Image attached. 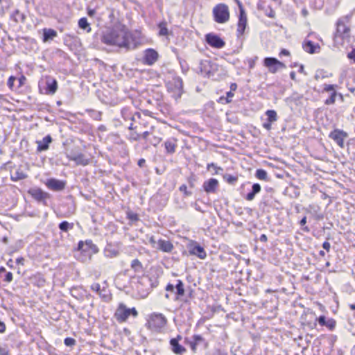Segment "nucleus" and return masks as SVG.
<instances>
[{"instance_id":"nucleus-1","label":"nucleus","mask_w":355,"mask_h":355,"mask_svg":"<svg viewBox=\"0 0 355 355\" xmlns=\"http://www.w3.org/2000/svg\"><path fill=\"white\" fill-rule=\"evenodd\" d=\"M101 42L107 45L116 46L127 51L137 47V38L124 25L116 24L103 32Z\"/></svg>"},{"instance_id":"nucleus-2","label":"nucleus","mask_w":355,"mask_h":355,"mask_svg":"<svg viewBox=\"0 0 355 355\" xmlns=\"http://www.w3.org/2000/svg\"><path fill=\"white\" fill-rule=\"evenodd\" d=\"M168 92L171 94V96L177 101L182 96L184 92L183 81L180 77L175 76L167 83Z\"/></svg>"},{"instance_id":"nucleus-3","label":"nucleus","mask_w":355,"mask_h":355,"mask_svg":"<svg viewBox=\"0 0 355 355\" xmlns=\"http://www.w3.org/2000/svg\"><path fill=\"white\" fill-rule=\"evenodd\" d=\"M213 15L216 22L218 24L227 22L230 19L228 6L225 3L217 4L213 8Z\"/></svg>"},{"instance_id":"nucleus-4","label":"nucleus","mask_w":355,"mask_h":355,"mask_svg":"<svg viewBox=\"0 0 355 355\" xmlns=\"http://www.w3.org/2000/svg\"><path fill=\"white\" fill-rule=\"evenodd\" d=\"M130 315L136 318L138 315V312L135 308H127L123 304H119L114 314L116 320L119 322H125Z\"/></svg>"},{"instance_id":"nucleus-5","label":"nucleus","mask_w":355,"mask_h":355,"mask_svg":"<svg viewBox=\"0 0 355 355\" xmlns=\"http://www.w3.org/2000/svg\"><path fill=\"white\" fill-rule=\"evenodd\" d=\"M166 322V318L162 313H153L150 315L148 324L149 328L157 331L163 328Z\"/></svg>"},{"instance_id":"nucleus-6","label":"nucleus","mask_w":355,"mask_h":355,"mask_svg":"<svg viewBox=\"0 0 355 355\" xmlns=\"http://www.w3.org/2000/svg\"><path fill=\"white\" fill-rule=\"evenodd\" d=\"M185 343L188 344L193 353L197 352L198 346H202L204 349H207L209 346L208 342L200 335L195 334L192 336L191 340L185 339Z\"/></svg>"},{"instance_id":"nucleus-7","label":"nucleus","mask_w":355,"mask_h":355,"mask_svg":"<svg viewBox=\"0 0 355 355\" xmlns=\"http://www.w3.org/2000/svg\"><path fill=\"white\" fill-rule=\"evenodd\" d=\"M28 193L37 202L44 205H47L46 200L50 198L49 193L42 191L40 188H31L28 191Z\"/></svg>"},{"instance_id":"nucleus-8","label":"nucleus","mask_w":355,"mask_h":355,"mask_svg":"<svg viewBox=\"0 0 355 355\" xmlns=\"http://www.w3.org/2000/svg\"><path fill=\"white\" fill-rule=\"evenodd\" d=\"M238 3L239 6V16L236 32L237 36L240 37L244 33L245 30L247 26V16L241 3L239 1H238Z\"/></svg>"},{"instance_id":"nucleus-9","label":"nucleus","mask_w":355,"mask_h":355,"mask_svg":"<svg viewBox=\"0 0 355 355\" xmlns=\"http://www.w3.org/2000/svg\"><path fill=\"white\" fill-rule=\"evenodd\" d=\"M264 66L268 69L269 72L275 73L279 69L285 68L286 65L275 58H266L263 60Z\"/></svg>"},{"instance_id":"nucleus-10","label":"nucleus","mask_w":355,"mask_h":355,"mask_svg":"<svg viewBox=\"0 0 355 355\" xmlns=\"http://www.w3.org/2000/svg\"><path fill=\"white\" fill-rule=\"evenodd\" d=\"M329 137L334 140L340 148H344V140L348 137V134L343 130L334 129Z\"/></svg>"},{"instance_id":"nucleus-11","label":"nucleus","mask_w":355,"mask_h":355,"mask_svg":"<svg viewBox=\"0 0 355 355\" xmlns=\"http://www.w3.org/2000/svg\"><path fill=\"white\" fill-rule=\"evenodd\" d=\"M352 12L350 15H346L338 19L337 22V34L340 37H345L349 31V27L345 23L348 22L352 15Z\"/></svg>"},{"instance_id":"nucleus-12","label":"nucleus","mask_w":355,"mask_h":355,"mask_svg":"<svg viewBox=\"0 0 355 355\" xmlns=\"http://www.w3.org/2000/svg\"><path fill=\"white\" fill-rule=\"evenodd\" d=\"M207 44L211 47L221 49L225 46V42L217 35L214 33H208L205 36Z\"/></svg>"},{"instance_id":"nucleus-13","label":"nucleus","mask_w":355,"mask_h":355,"mask_svg":"<svg viewBox=\"0 0 355 355\" xmlns=\"http://www.w3.org/2000/svg\"><path fill=\"white\" fill-rule=\"evenodd\" d=\"M189 252L191 255L197 256L201 259H204L207 257V253L204 248L197 243H191L188 246Z\"/></svg>"},{"instance_id":"nucleus-14","label":"nucleus","mask_w":355,"mask_h":355,"mask_svg":"<svg viewBox=\"0 0 355 355\" xmlns=\"http://www.w3.org/2000/svg\"><path fill=\"white\" fill-rule=\"evenodd\" d=\"M158 57V53L155 50L148 49L144 53V62L146 64L152 65L157 60Z\"/></svg>"},{"instance_id":"nucleus-15","label":"nucleus","mask_w":355,"mask_h":355,"mask_svg":"<svg viewBox=\"0 0 355 355\" xmlns=\"http://www.w3.org/2000/svg\"><path fill=\"white\" fill-rule=\"evenodd\" d=\"M46 187L53 191H62L65 187V182L55 178H50L46 182Z\"/></svg>"},{"instance_id":"nucleus-16","label":"nucleus","mask_w":355,"mask_h":355,"mask_svg":"<svg viewBox=\"0 0 355 355\" xmlns=\"http://www.w3.org/2000/svg\"><path fill=\"white\" fill-rule=\"evenodd\" d=\"M181 339L182 336L178 335L177 338H171L170 340L171 350L176 354H182L186 352V349L179 344V340Z\"/></svg>"},{"instance_id":"nucleus-17","label":"nucleus","mask_w":355,"mask_h":355,"mask_svg":"<svg viewBox=\"0 0 355 355\" xmlns=\"http://www.w3.org/2000/svg\"><path fill=\"white\" fill-rule=\"evenodd\" d=\"M202 187L206 193H215L218 187V181L215 178H210L204 182Z\"/></svg>"},{"instance_id":"nucleus-18","label":"nucleus","mask_w":355,"mask_h":355,"mask_svg":"<svg viewBox=\"0 0 355 355\" xmlns=\"http://www.w3.org/2000/svg\"><path fill=\"white\" fill-rule=\"evenodd\" d=\"M78 249L82 251L91 250L92 253H97L98 248L92 241L88 240L85 242L80 241L78 244Z\"/></svg>"},{"instance_id":"nucleus-19","label":"nucleus","mask_w":355,"mask_h":355,"mask_svg":"<svg viewBox=\"0 0 355 355\" xmlns=\"http://www.w3.org/2000/svg\"><path fill=\"white\" fill-rule=\"evenodd\" d=\"M52 142V138L50 135H46L44 137L42 140L37 141L36 143L37 144V151L40 153L42 151H46L49 148V144Z\"/></svg>"},{"instance_id":"nucleus-20","label":"nucleus","mask_w":355,"mask_h":355,"mask_svg":"<svg viewBox=\"0 0 355 355\" xmlns=\"http://www.w3.org/2000/svg\"><path fill=\"white\" fill-rule=\"evenodd\" d=\"M174 248L173 243L168 240L159 239L157 249L164 252H171Z\"/></svg>"},{"instance_id":"nucleus-21","label":"nucleus","mask_w":355,"mask_h":355,"mask_svg":"<svg viewBox=\"0 0 355 355\" xmlns=\"http://www.w3.org/2000/svg\"><path fill=\"white\" fill-rule=\"evenodd\" d=\"M303 49L311 54L318 53L320 49L319 44H315L310 40H305L302 45Z\"/></svg>"},{"instance_id":"nucleus-22","label":"nucleus","mask_w":355,"mask_h":355,"mask_svg":"<svg viewBox=\"0 0 355 355\" xmlns=\"http://www.w3.org/2000/svg\"><path fill=\"white\" fill-rule=\"evenodd\" d=\"M70 159L76 162V164L82 166H87L89 164L90 162V159L87 158L83 154L71 156Z\"/></svg>"},{"instance_id":"nucleus-23","label":"nucleus","mask_w":355,"mask_h":355,"mask_svg":"<svg viewBox=\"0 0 355 355\" xmlns=\"http://www.w3.org/2000/svg\"><path fill=\"white\" fill-rule=\"evenodd\" d=\"M164 146L167 153L173 154L177 147L176 140L175 139H168L165 141Z\"/></svg>"},{"instance_id":"nucleus-24","label":"nucleus","mask_w":355,"mask_h":355,"mask_svg":"<svg viewBox=\"0 0 355 355\" xmlns=\"http://www.w3.org/2000/svg\"><path fill=\"white\" fill-rule=\"evenodd\" d=\"M260 191H261L260 184L258 183H254L252 187V191L246 195L245 199L249 201L252 200L254 198L256 194L259 193Z\"/></svg>"},{"instance_id":"nucleus-25","label":"nucleus","mask_w":355,"mask_h":355,"mask_svg":"<svg viewBox=\"0 0 355 355\" xmlns=\"http://www.w3.org/2000/svg\"><path fill=\"white\" fill-rule=\"evenodd\" d=\"M47 94H53L58 89V83L55 79H49L46 80Z\"/></svg>"},{"instance_id":"nucleus-26","label":"nucleus","mask_w":355,"mask_h":355,"mask_svg":"<svg viewBox=\"0 0 355 355\" xmlns=\"http://www.w3.org/2000/svg\"><path fill=\"white\" fill-rule=\"evenodd\" d=\"M26 178L27 175L19 168L12 173L10 175V179L15 182L24 180Z\"/></svg>"},{"instance_id":"nucleus-27","label":"nucleus","mask_w":355,"mask_h":355,"mask_svg":"<svg viewBox=\"0 0 355 355\" xmlns=\"http://www.w3.org/2000/svg\"><path fill=\"white\" fill-rule=\"evenodd\" d=\"M56 36H57V33L53 29H51V28H49V29L44 28V33H43V41L44 42H47L50 40H53Z\"/></svg>"},{"instance_id":"nucleus-28","label":"nucleus","mask_w":355,"mask_h":355,"mask_svg":"<svg viewBox=\"0 0 355 355\" xmlns=\"http://www.w3.org/2000/svg\"><path fill=\"white\" fill-rule=\"evenodd\" d=\"M78 26L81 29L86 30L87 33L91 31V27L85 17L80 18L78 21Z\"/></svg>"},{"instance_id":"nucleus-29","label":"nucleus","mask_w":355,"mask_h":355,"mask_svg":"<svg viewBox=\"0 0 355 355\" xmlns=\"http://www.w3.org/2000/svg\"><path fill=\"white\" fill-rule=\"evenodd\" d=\"M266 115L268 116V121L274 123L277 120V114L276 111L273 110H269L266 112Z\"/></svg>"},{"instance_id":"nucleus-30","label":"nucleus","mask_w":355,"mask_h":355,"mask_svg":"<svg viewBox=\"0 0 355 355\" xmlns=\"http://www.w3.org/2000/svg\"><path fill=\"white\" fill-rule=\"evenodd\" d=\"M176 289V293L178 296H183L184 295V288L183 282L178 279L177 281V284L175 286Z\"/></svg>"},{"instance_id":"nucleus-31","label":"nucleus","mask_w":355,"mask_h":355,"mask_svg":"<svg viewBox=\"0 0 355 355\" xmlns=\"http://www.w3.org/2000/svg\"><path fill=\"white\" fill-rule=\"evenodd\" d=\"M12 18L17 22L24 21L25 19V15L21 13L19 10H16L12 13Z\"/></svg>"},{"instance_id":"nucleus-32","label":"nucleus","mask_w":355,"mask_h":355,"mask_svg":"<svg viewBox=\"0 0 355 355\" xmlns=\"http://www.w3.org/2000/svg\"><path fill=\"white\" fill-rule=\"evenodd\" d=\"M73 227V223H69L67 221H62L59 224V228L60 230L67 232L69 230H71Z\"/></svg>"},{"instance_id":"nucleus-33","label":"nucleus","mask_w":355,"mask_h":355,"mask_svg":"<svg viewBox=\"0 0 355 355\" xmlns=\"http://www.w3.org/2000/svg\"><path fill=\"white\" fill-rule=\"evenodd\" d=\"M255 176L261 180H267L268 174L267 172L263 169H257L256 171Z\"/></svg>"},{"instance_id":"nucleus-34","label":"nucleus","mask_w":355,"mask_h":355,"mask_svg":"<svg viewBox=\"0 0 355 355\" xmlns=\"http://www.w3.org/2000/svg\"><path fill=\"white\" fill-rule=\"evenodd\" d=\"M105 253L106 257H115L118 256L119 251L116 249L107 247L105 250Z\"/></svg>"},{"instance_id":"nucleus-35","label":"nucleus","mask_w":355,"mask_h":355,"mask_svg":"<svg viewBox=\"0 0 355 355\" xmlns=\"http://www.w3.org/2000/svg\"><path fill=\"white\" fill-rule=\"evenodd\" d=\"M131 268L135 272H140L142 269V264L138 259H136L132 261Z\"/></svg>"},{"instance_id":"nucleus-36","label":"nucleus","mask_w":355,"mask_h":355,"mask_svg":"<svg viewBox=\"0 0 355 355\" xmlns=\"http://www.w3.org/2000/svg\"><path fill=\"white\" fill-rule=\"evenodd\" d=\"M224 180L229 184H234L238 180V178L230 174H225L223 176Z\"/></svg>"},{"instance_id":"nucleus-37","label":"nucleus","mask_w":355,"mask_h":355,"mask_svg":"<svg viewBox=\"0 0 355 355\" xmlns=\"http://www.w3.org/2000/svg\"><path fill=\"white\" fill-rule=\"evenodd\" d=\"M159 35L166 36L168 35V28H166V22H161L159 24Z\"/></svg>"},{"instance_id":"nucleus-38","label":"nucleus","mask_w":355,"mask_h":355,"mask_svg":"<svg viewBox=\"0 0 355 355\" xmlns=\"http://www.w3.org/2000/svg\"><path fill=\"white\" fill-rule=\"evenodd\" d=\"M336 324V322L333 318H329L326 321L325 327H327L330 331H332L335 329Z\"/></svg>"},{"instance_id":"nucleus-39","label":"nucleus","mask_w":355,"mask_h":355,"mask_svg":"<svg viewBox=\"0 0 355 355\" xmlns=\"http://www.w3.org/2000/svg\"><path fill=\"white\" fill-rule=\"evenodd\" d=\"M337 93L336 91H334V92H331V96L329 98H327L324 103L326 105H331L334 104L336 101V97Z\"/></svg>"},{"instance_id":"nucleus-40","label":"nucleus","mask_w":355,"mask_h":355,"mask_svg":"<svg viewBox=\"0 0 355 355\" xmlns=\"http://www.w3.org/2000/svg\"><path fill=\"white\" fill-rule=\"evenodd\" d=\"M91 289L96 293H98L100 295H102V292L105 291L104 289L101 290V286L98 283H94L91 285Z\"/></svg>"},{"instance_id":"nucleus-41","label":"nucleus","mask_w":355,"mask_h":355,"mask_svg":"<svg viewBox=\"0 0 355 355\" xmlns=\"http://www.w3.org/2000/svg\"><path fill=\"white\" fill-rule=\"evenodd\" d=\"M64 343L66 346L72 347L75 345L76 340L72 338L68 337L64 339Z\"/></svg>"},{"instance_id":"nucleus-42","label":"nucleus","mask_w":355,"mask_h":355,"mask_svg":"<svg viewBox=\"0 0 355 355\" xmlns=\"http://www.w3.org/2000/svg\"><path fill=\"white\" fill-rule=\"evenodd\" d=\"M121 115L125 120H128L130 117V112L127 108H123L121 110Z\"/></svg>"},{"instance_id":"nucleus-43","label":"nucleus","mask_w":355,"mask_h":355,"mask_svg":"<svg viewBox=\"0 0 355 355\" xmlns=\"http://www.w3.org/2000/svg\"><path fill=\"white\" fill-rule=\"evenodd\" d=\"M0 355H10L6 345H0Z\"/></svg>"},{"instance_id":"nucleus-44","label":"nucleus","mask_w":355,"mask_h":355,"mask_svg":"<svg viewBox=\"0 0 355 355\" xmlns=\"http://www.w3.org/2000/svg\"><path fill=\"white\" fill-rule=\"evenodd\" d=\"M16 80V78L15 76H10L8 80V83H7V85L8 86V87L10 89H13V87H14V82Z\"/></svg>"},{"instance_id":"nucleus-45","label":"nucleus","mask_w":355,"mask_h":355,"mask_svg":"<svg viewBox=\"0 0 355 355\" xmlns=\"http://www.w3.org/2000/svg\"><path fill=\"white\" fill-rule=\"evenodd\" d=\"M162 141V139L159 137H153V138L150 141V143L153 145L154 146H157L160 141Z\"/></svg>"},{"instance_id":"nucleus-46","label":"nucleus","mask_w":355,"mask_h":355,"mask_svg":"<svg viewBox=\"0 0 355 355\" xmlns=\"http://www.w3.org/2000/svg\"><path fill=\"white\" fill-rule=\"evenodd\" d=\"M128 218L132 221H137L139 220L138 215L133 212H128Z\"/></svg>"},{"instance_id":"nucleus-47","label":"nucleus","mask_w":355,"mask_h":355,"mask_svg":"<svg viewBox=\"0 0 355 355\" xmlns=\"http://www.w3.org/2000/svg\"><path fill=\"white\" fill-rule=\"evenodd\" d=\"M140 137H141V135H139L138 133L135 132L130 133L129 139L132 140V141H137L139 139Z\"/></svg>"},{"instance_id":"nucleus-48","label":"nucleus","mask_w":355,"mask_h":355,"mask_svg":"<svg viewBox=\"0 0 355 355\" xmlns=\"http://www.w3.org/2000/svg\"><path fill=\"white\" fill-rule=\"evenodd\" d=\"M335 85H324V91L334 92V91H335Z\"/></svg>"},{"instance_id":"nucleus-49","label":"nucleus","mask_w":355,"mask_h":355,"mask_svg":"<svg viewBox=\"0 0 355 355\" xmlns=\"http://www.w3.org/2000/svg\"><path fill=\"white\" fill-rule=\"evenodd\" d=\"M317 320L320 325L325 326L327 319L324 315H320L319 318H317Z\"/></svg>"},{"instance_id":"nucleus-50","label":"nucleus","mask_w":355,"mask_h":355,"mask_svg":"<svg viewBox=\"0 0 355 355\" xmlns=\"http://www.w3.org/2000/svg\"><path fill=\"white\" fill-rule=\"evenodd\" d=\"M180 191L184 192L186 196H190L191 194V192L187 191V187L185 184H182L180 187Z\"/></svg>"},{"instance_id":"nucleus-51","label":"nucleus","mask_w":355,"mask_h":355,"mask_svg":"<svg viewBox=\"0 0 355 355\" xmlns=\"http://www.w3.org/2000/svg\"><path fill=\"white\" fill-rule=\"evenodd\" d=\"M227 98H226V103H230L232 101L231 98L234 96V93L232 91H230L227 92L226 94Z\"/></svg>"},{"instance_id":"nucleus-52","label":"nucleus","mask_w":355,"mask_h":355,"mask_svg":"<svg viewBox=\"0 0 355 355\" xmlns=\"http://www.w3.org/2000/svg\"><path fill=\"white\" fill-rule=\"evenodd\" d=\"M150 243L152 245V247L157 249V242L155 241L154 236H151L149 239Z\"/></svg>"},{"instance_id":"nucleus-53","label":"nucleus","mask_w":355,"mask_h":355,"mask_svg":"<svg viewBox=\"0 0 355 355\" xmlns=\"http://www.w3.org/2000/svg\"><path fill=\"white\" fill-rule=\"evenodd\" d=\"M141 114L139 112H135L133 114L130 113V119L132 121H135L137 118H140Z\"/></svg>"},{"instance_id":"nucleus-54","label":"nucleus","mask_w":355,"mask_h":355,"mask_svg":"<svg viewBox=\"0 0 355 355\" xmlns=\"http://www.w3.org/2000/svg\"><path fill=\"white\" fill-rule=\"evenodd\" d=\"M12 280V274L10 272H8L5 277V281L10 282Z\"/></svg>"},{"instance_id":"nucleus-55","label":"nucleus","mask_w":355,"mask_h":355,"mask_svg":"<svg viewBox=\"0 0 355 355\" xmlns=\"http://www.w3.org/2000/svg\"><path fill=\"white\" fill-rule=\"evenodd\" d=\"M347 57L350 60H353L355 62V49H352V51L348 53Z\"/></svg>"},{"instance_id":"nucleus-56","label":"nucleus","mask_w":355,"mask_h":355,"mask_svg":"<svg viewBox=\"0 0 355 355\" xmlns=\"http://www.w3.org/2000/svg\"><path fill=\"white\" fill-rule=\"evenodd\" d=\"M25 80H26V78H25L24 76H21L18 79V83H19L18 87H21V86L24 84Z\"/></svg>"},{"instance_id":"nucleus-57","label":"nucleus","mask_w":355,"mask_h":355,"mask_svg":"<svg viewBox=\"0 0 355 355\" xmlns=\"http://www.w3.org/2000/svg\"><path fill=\"white\" fill-rule=\"evenodd\" d=\"M322 248L328 252L330 250L331 245L328 241H324L322 244Z\"/></svg>"},{"instance_id":"nucleus-58","label":"nucleus","mask_w":355,"mask_h":355,"mask_svg":"<svg viewBox=\"0 0 355 355\" xmlns=\"http://www.w3.org/2000/svg\"><path fill=\"white\" fill-rule=\"evenodd\" d=\"M174 289H175V286L173 284H168L166 287V291L173 292Z\"/></svg>"},{"instance_id":"nucleus-59","label":"nucleus","mask_w":355,"mask_h":355,"mask_svg":"<svg viewBox=\"0 0 355 355\" xmlns=\"http://www.w3.org/2000/svg\"><path fill=\"white\" fill-rule=\"evenodd\" d=\"M96 13V11L94 9L88 8L87 9V15L89 17H94Z\"/></svg>"},{"instance_id":"nucleus-60","label":"nucleus","mask_w":355,"mask_h":355,"mask_svg":"<svg viewBox=\"0 0 355 355\" xmlns=\"http://www.w3.org/2000/svg\"><path fill=\"white\" fill-rule=\"evenodd\" d=\"M94 117L96 120H101V112H94Z\"/></svg>"},{"instance_id":"nucleus-61","label":"nucleus","mask_w":355,"mask_h":355,"mask_svg":"<svg viewBox=\"0 0 355 355\" xmlns=\"http://www.w3.org/2000/svg\"><path fill=\"white\" fill-rule=\"evenodd\" d=\"M271 123H270V122H269V121H268V123H264L263 124V127L264 128H266V130H270V129H271Z\"/></svg>"},{"instance_id":"nucleus-62","label":"nucleus","mask_w":355,"mask_h":355,"mask_svg":"<svg viewBox=\"0 0 355 355\" xmlns=\"http://www.w3.org/2000/svg\"><path fill=\"white\" fill-rule=\"evenodd\" d=\"M145 163H146V160L144 159L141 158V159H139L137 164L139 166L143 167L144 166Z\"/></svg>"},{"instance_id":"nucleus-63","label":"nucleus","mask_w":355,"mask_h":355,"mask_svg":"<svg viewBox=\"0 0 355 355\" xmlns=\"http://www.w3.org/2000/svg\"><path fill=\"white\" fill-rule=\"evenodd\" d=\"M6 330V325L3 322H0V333H3Z\"/></svg>"},{"instance_id":"nucleus-64","label":"nucleus","mask_w":355,"mask_h":355,"mask_svg":"<svg viewBox=\"0 0 355 355\" xmlns=\"http://www.w3.org/2000/svg\"><path fill=\"white\" fill-rule=\"evenodd\" d=\"M260 241L266 242L268 240L267 236L266 234H261L259 238Z\"/></svg>"}]
</instances>
